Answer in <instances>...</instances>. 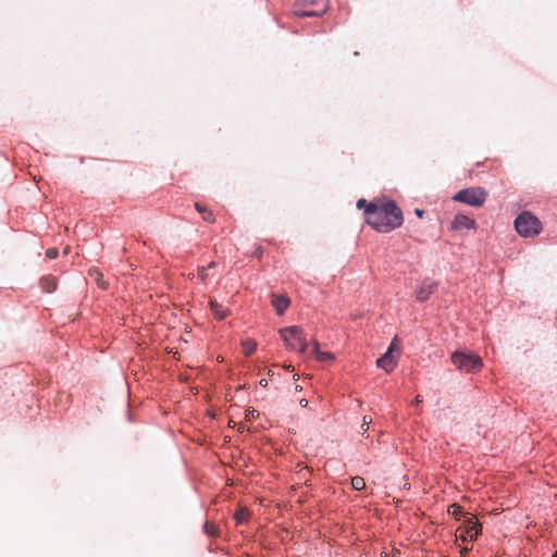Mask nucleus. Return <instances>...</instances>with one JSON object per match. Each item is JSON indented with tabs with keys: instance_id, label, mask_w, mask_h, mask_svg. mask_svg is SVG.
Here are the masks:
<instances>
[{
	"instance_id": "22",
	"label": "nucleus",
	"mask_w": 557,
	"mask_h": 557,
	"mask_svg": "<svg viewBox=\"0 0 557 557\" xmlns=\"http://www.w3.org/2000/svg\"><path fill=\"white\" fill-rule=\"evenodd\" d=\"M59 255V250L57 248H49L47 251H46V256L47 258L49 259H55Z\"/></svg>"
},
{
	"instance_id": "19",
	"label": "nucleus",
	"mask_w": 557,
	"mask_h": 557,
	"mask_svg": "<svg viewBox=\"0 0 557 557\" xmlns=\"http://www.w3.org/2000/svg\"><path fill=\"white\" fill-rule=\"evenodd\" d=\"M450 508H451V511H450V512H451V515H453L456 519L466 518V517H465V513H463V510H462V508H461L459 505L454 504V505H451V507H450Z\"/></svg>"
},
{
	"instance_id": "31",
	"label": "nucleus",
	"mask_w": 557,
	"mask_h": 557,
	"mask_svg": "<svg viewBox=\"0 0 557 557\" xmlns=\"http://www.w3.org/2000/svg\"><path fill=\"white\" fill-rule=\"evenodd\" d=\"M320 0H306L309 4H318Z\"/></svg>"
},
{
	"instance_id": "29",
	"label": "nucleus",
	"mask_w": 557,
	"mask_h": 557,
	"mask_svg": "<svg viewBox=\"0 0 557 557\" xmlns=\"http://www.w3.org/2000/svg\"><path fill=\"white\" fill-rule=\"evenodd\" d=\"M259 384L263 387L268 385V381L265 379L260 380Z\"/></svg>"
},
{
	"instance_id": "20",
	"label": "nucleus",
	"mask_w": 557,
	"mask_h": 557,
	"mask_svg": "<svg viewBox=\"0 0 557 557\" xmlns=\"http://www.w3.org/2000/svg\"><path fill=\"white\" fill-rule=\"evenodd\" d=\"M371 422H372L371 417H368V416L363 417V422H362V425H361V430H362L361 434H362V436H366V434L368 433L369 425L371 424Z\"/></svg>"
},
{
	"instance_id": "13",
	"label": "nucleus",
	"mask_w": 557,
	"mask_h": 557,
	"mask_svg": "<svg viewBox=\"0 0 557 557\" xmlns=\"http://www.w3.org/2000/svg\"><path fill=\"white\" fill-rule=\"evenodd\" d=\"M41 287L47 293H53L57 288V282L52 276H44L40 280Z\"/></svg>"
},
{
	"instance_id": "4",
	"label": "nucleus",
	"mask_w": 557,
	"mask_h": 557,
	"mask_svg": "<svg viewBox=\"0 0 557 557\" xmlns=\"http://www.w3.org/2000/svg\"><path fill=\"white\" fill-rule=\"evenodd\" d=\"M451 361L459 370L465 372H476L483 367L481 357L467 350L454 351Z\"/></svg>"
},
{
	"instance_id": "21",
	"label": "nucleus",
	"mask_w": 557,
	"mask_h": 557,
	"mask_svg": "<svg viewBox=\"0 0 557 557\" xmlns=\"http://www.w3.org/2000/svg\"><path fill=\"white\" fill-rule=\"evenodd\" d=\"M247 511L246 509H240L235 513V519L237 523H243L246 520Z\"/></svg>"
},
{
	"instance_id": "33",
	"label": "nucleus",
	"mask_w": 557,
	"mask_h": 557,
	"mask_svg": "<svg viewBox=\"0 0 557 557\" xmlns=\"http://www.w3.org/2000/svg\"><path fill=\"white\" fill-rule=\"evenodd\" d=\"M213 267H214V263H213V262H211V263L208 265V268H213Z\"/></svg>"
},
{
	"instance_id": "28",
	"label": "nucleus",
	"mask_w": 557,
	"mask_h": 557,
	"mask_svg": "<svg viewBox=\"0 0 557 557\" xmlns=\"http://www.w3.org/2000/svg\"><path fill=\"white\" fill-rule=\"evenodd\" d=\"M421 401H422L421 396H419V395H418V396L414 398V400H413V405H418V404H420Z\"/></svg>"
},
{
	"instance_id": "11",
	"label": "nucleus",
	"mask_w": 557,
	"mask_h": 557,
	"mask_svg": "<svg viewBox=\"0 0 557 557\" xmlns=\"http://www.w3.org/2000/svg\"><path fill=\"white\" fill-rule=\"evenodd\" d=\"M311 354L320 361H329L333 359V355L330 352H323L319 348L318 342H313Z\"/></svg>"
},
{
	"instance_id": "7",
	"label": "nucleus",
	"mask_w": 557,
	"mask_h": 557,
	"mask_svg": "<svg viewBox=\"0 0 557 557\" xmlns=\"http://www.w3.org/2000/svg\"><path fill=\"white\" fill-rule=\"evenodd\" d=\"M463 529H465V533H466V535H461V539L463 541H467L468 537L470 539V541H474L481 532V525L473 517L465 518Z\"/></svg>"
},
{
	"instance_id": "26",
	"label": "nucleus",
	"mask_w": 557,
	"mask_h": 557,
	"mask_svg": "<svg viewBox=\"0 0 557 557\" xmlns=\"http://www.w3.org/2000/svg\"><path fill=\"white\" fill-rule=\"evenodd\" d=\"M199 275L201 276L202 280L207 277L206 268L199 269Z\"/></svg>"
},
{
	"instance_id": "6",
	"label": "nucleus",
	"mask_w": 557,
	"mask_h": 557,
	"mask_svg": "<svg viewBox=\"0 0 557 557\" xmlns=\"http://www.w3.org/2000/svg\"><path fill=\"white\" fill-rule=\"evenodd\" d=\"M398 338L394 337L387 350L380 358L376 359V366L385 370L386 372L392 371L397 364V361L393 355L394 351L398 349V346L396 344Z\"/></svg>"
},
{
	"instance_id": "3",
	"label": "nucleus",
	"mask_w": 557,
	"mask_h": 557,
	"mask_svg": "<svg viewBox=\"0 0 557 557\" xmlns=\"http://www.w3.org/2000/svg\"><path fill=\"white\" fill-rule=\"evenodd\" d=\"M280 334L287 348L297 350L301 355L308 354V343L301 327L297 325L287 326L281 329Z\"/></svg>"
},
{
	"instance_id": "34",
	"label": "nucleus",
	"mask_w": 557,
	"mask_h": 557,
	"mask_svg": "<svg viewBox=\"0 0 557 557\" xmlns=\"http://www.w3.org/2000/svg\"><path fill=\"white\" fill-rule=\"evenodd\" d=\"M553 557H557V552L554 554V556H553Z\"/></svg>"
},
{
	"instance_id": "32",
	"label": "nucleus",
	"mask_w": 557,
	"mask_h": 557,
	"mask_svg": "<svg viewBox=\"0 0 557 557\" xmlns=\"http://www.w3.org/2000/svg\"><path fill=\"white\" fill-rule=\"evenodd\" d=\"M295 389L296 391H301V386L300 385H296Z\"/></svg>"
},
{
	"instance_id": "17",
	"label": "nucleus",
	"mask_w": 557,
	"mask_h": 557,
	"mask_svg": "<svg viewBox=\"0 0 557 557\" xmlns=\"http://www.w3.org/2000/svg\"><path fill=\"white\" fill-rule=\"evenodd\" d=\"M203 530H205L206 534H208L209 536L216 537L220 534V531L216 528V525H214L213 523H211L209 521L205 522Z\"/></svg>"
},
{
	"instance_id": "5",
	"label": "nucleus",
	"mask_w": 557,
	"mask_h": 557,
	"mask_svg": "<svg viewBox=\"0 0 557 557\" xmlns=\"http://www.w3.org/2000/svg\"><path fill=\"white\" fill-rule=\"evenodd\" d=\"M486 197H487V193L483 188L469 187V188H463V189H460L459 191H457L453 196V200L462 202V203H466V205H469L472 207H481L485 202Z\"/></svg>"
},
{
	"instance_id": "1",
	"label": "nucleus",
	"mask_w": 557,
	"mask_h": 557,
	"mask_svg": "<svg viewBox=\"0 0 557 557\" xmlns=\"http://www.w3.org/2000/svg\"><path fill=\"white\" fill-rule=\"evenodd\" d=\"M366 222L381 233H389L404 222L401 210L395 201L388 200L368 210Z\"/></svg>"
},
{
	"instance_id": "8",
	"label": "nucleus",
	"mask_w": 557,
	"mask_h": 557,
	"mask_svg": "<svg viewBox=\"0 0 557 557\" xmlns=\"http://www.w3.org/2000/svg\"><path fill=\"white\" fill-rule=\"evenodd\" d=\"M437 288V282L430 278L424 280L416 290V297L419 301H425Z\"/></svg>"
},
{
	"instance_id": "2",
	"label": "nucleus",
	"mask_w": 557,
	"mask_h": 557,
	"mask_svg": "<svg viewBox=\"0 0 557 557\" xmlns=\"http://www.w3.org/2000/svg\"><path fill=\"white\" fill-rule=\"evenodd\" d=\"M517 233L522 237H533L541 233V221L530 211H523L513 221Z\"/></svg>"
},
{
	"instance_id": "27",
	"label": "nucleus",
	"mask_w": 557,
	"mask_h": 557,
	"mask_svg": "<svg viewBox=\"0 0 557 557\" xmlns=\"http://www.w3.org/2000/svg\"><path fill=\"white\" fill-rule=\"evenodd\" d=\"M248 414L251 416L252 418H255V417L259 416V412L257 410H255V409H251V410H249Z\"/></svg>"
},
{
	"instance_id": "25",
	"label": "nucleus",
	"mask_w": 557,
	"mask_h": 557,
	"mask_svg": "<svg viewBox=\"0 0 557 557\" xmlns=\"http://www.w3.org/2000/svg\"><path fill=\"white\" fill-rule=\"evenodd\" d=\"M414 213H416V215H417L418 218H422V216H423V214H424V210L417 208V209L414 210Z\"/></svg>"
},
{
	"instance_id": "23",
	"label": "nucleus",
	"mask_w": 557,
	"mask_h": 557,
	"mask_svg": "<svg viewBox=\"0 0 557 557\" xmlns=\"http://www.w3.org/2000/svg\"><path fill=\"white\" fill-rule=\"evenodd\" d=\"M202 219L207 222H214L213 213L208 210H206L205 213L202 214Z\"/></svg>"
},
{
	"instance_id": "24",
	"label": "nucleus",
	"mask_w": 557,
	"mask_h": 557,
	"mask_svg": "<svg viewBox=\"0 0 557 557\" xmlns=\"http://www.w3.org/2000/svg\"><path fill=\"white\" fill-rule=\"evenodd\" d=\"M195 208L196 210L202 215L205 213V211L207 210L203 206H201L200 203L196 202L195 203Z\"/></svg>"
},
{
	"instance_id": "16",
	"label": "nucleus",
	"mask_w": 557,
	"mask_h": 557,
	"mask_svg": "<svg viewBox=\"0 0 557 557\" xmlns=\"http://www.w3.org/2000/svg\"><path fill=\"white\" fill-rule=\"evenodd\" d=\"M242 345L246 356H250L257 348V343L252 339H245Z\"/></svg>"
},
{
	"instance_id": "30",
	"label": "nucleus",
	"mask_w": 557,
	"mask_h": 557,
	"mask_svg": "<svg viewBox=\"0 0 557 557\" xmlns=\"http://www.w3.org/2000/svg\"><path fill=\"white\" fill-rule=\"evenodd\" d=\"M300 405H301L302 407H307V406H308V400H307V399H305V398H302V399L300 400Z\"/></svg>"
},
{
	"instance_id": "9",
	"label": "nucleus",
	"mask_w": 557,
	"mask_h": 557,
	"mask_svg": "<svg viewBox=\"0 0 557 557\" xmlns=\"http://www.w3.org/2000/svg\"><path fill=\"white\" fill-rule=\"evenodd\" d=\"M475 226V221L471 218H469L466 214L458 213L455 215L451 227L454 230H462V228H473Z\"/></svg>"
},
{
	"instance_id": "10",
	"label": "nucleus",
	"mask_w": 557,
	"mask_h": 557,
	"mask_svg": "<svg viewBox=\"0 0 557 557\" xmlns=\"http://www.w3.org/2000/svg\"><path fill=\"white\" fill-rule=\"evenodd\" d=\"M272 305L275 308L277 314H283L289 306V299L286 296L273 295Z\"/></svg>"
},
{
	"instance_id": "15",
	"label": "nucleus",
	"mask_w": 557,
	"mask_h": 557,
	"mask_svg": "<svg viewBox=\"0 0 557 557\" xmlns=\"http://www.w3.org/2000/svg\"><path fill=\"white\" fill-rule=\"evenodd\" d=\"M377 202L375 201H367L364 198L358 199L356 207L359 210H363L364 219L368 216V210L373 209Z\"/></svg>"
},
{
	"instance_id": "18",
	"label": "nucleus",
	"mask_w": 557,
	"mask_h": 557,
	"mask_svg": "<svg viewBox=\"0 0 557 557\" xmlns=\"http://www.w3.org/2000/svg\"><path fill=\"white\" fill-rule=\"evenodd\" d=\"M351 485L356 491H360L366 486V483L361 476H355L351 480Z\"/></svg>"
},
{
	"instance_id": "12",
	"label": "nucleus",
	"mask_w": 557,
	"mask_h": 557,
	"mask_svg": "<svg viewBox=\"0 0 557 557\" xmlns=\"http://www.w3.org/2000/svg\"><path fill=\"white\" fill-rule=\"evenodd\" d=\"M329 7L325 5L322 10L315 11V10H299L296 11V15L299 17H319L322 16L326 11Z\"/></svg>"
},
{
	"instance_id": "14",
	"label": "nucleus",
	"mask_w": 557,
	"mask_h": 557,
	"mask_svg": "<svg viewBox=\"0 0 557 557\" xmlns=\"http://www.w3.org/2000/svg\"><path fill=\"white\" fill-rule=\"evenodd\" d=\"M210 308H211L213 315L218 320H223L227 315V312L215 300H210Z\"/></svg>"
}]
</instances>
